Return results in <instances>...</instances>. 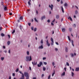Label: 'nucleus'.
Returning a JSON list of instances; mask_svg holds the SVG:
<instances>
[{"mask_svg":"<svg viewBox=\"0 0 79 79\" xmlns=\"http://www.w3.org/2000/svg\"><path fill=\"white\" fill-rule=\"evenodd\" d=\"M31 29L32 30V31H33L34 30V28L33 27H31Z\"/></svg>","mask_w":79,"mask_h":79,"instance_id":"nucleus-43","label":"nucleus"},{"mask_svg":"<svg viewBox=\"0 0 79 79\" xmlns=\"http://www.w3.org/2000/svg\"><path fill=\"white\" fill-rule=\"evenodd\" d=\"M61 10L63 13H64V10L62 6H61Z\"/></svg>","mask_w":79,"mask_h":79,"instance_id":"nucleus-16","label":"nucleus"},{"mask_svg":"<svg viewBox=\"0 0 79 79\" xmlns=\"http://www.w3.org/2000/svg\"><path fill=\"white\" fill-rule=\"evenodd\" d=\"M46 43H47V45H48V47H49L50 46V44L48 43V40H47L46 41Z\"/></svg>","mask_w":79,"mask_h":79,"instance_id":"nucleus-5","label":"nucleus"},{"mask_svg":"<svg viewBox=\"0 0 79 79\" xmlns=\"http://www.w3.org/2000/svg\"><path fill=\"white\" fill-rule=\"evenodd\" d=\"M68 19H70V20L71 21H72V18L70 16L68 18Z\"/></svg>","mask_w":79,"mask_h":79,"instance_id":"nucleus-11","label":"nucleus"},{"mask_svg":"<svg viewBox=\"0 0 79 79\" xmlns=\"http://www.w3.org/2000/svg\"><path fill=\"white\" fill-rule=\"evenodd\" d=\"M19 79H24V76L23 73L22 74V76L21 78H20Z\"/></svg>","mask_w":79,"mask_h":79,"instance_id":"nucleus-7","label":"nucleus"},{"mask_svg":"<svg viewBox=\"0 0 79 79\" xmlns=\"http://www.w3.org/2000/svg\"><path fill=\"white\" fill-rule=\"evenodd\" d=\"M43 66V63L41 61H40L39 64H38L37 66L38 67H41V66Z\"/></svg>","mask_w":79,"mask_h":79,"instance_id":"nucleus-3","label":"nucleus"},{"mask_svg":"<svg viewBox=\"0 0 79 79\" xmlns=\"http://www.w3.org/2000/svg\"><path fill=\"white\" fill-rule=\"evenodd\" d=\"M59 18V15H56V19H58Z\"/></svg>","mask_w":79,"mask_h":79,"instance_id":"nucleus-14","label":"nucleus"},{"mask_svg":"<svg viewBox=\"0 0 79 79\" xmlns=\"http://www.w3.org/2000/svg\"><path fill=\"white\" fill-rule=\"evenodd\" d=\"M62 31L63 32H64L65 31V29L64 28H63L62 29Z\"/></svg>","mask_w":79,"mask_h":79,"instance_id":"nucleus-15","label":"nucleus"},{"mask_svg":"<svg viewBox=\"0 0 79 79\" xmlns=\"http://www.w3.org/2000/svg\"><path fill=\"white\" fill-rule=\"evenodd\" d=\"M71 43H72V44L73 45V47H74V45L73 44V40H71Z\"/></svg>","mask_w":79,"mask_h":79,"instance_id":"nucleus-12","label":"nucleus"},{"mask_svg":"<svg viewBox=\"0 0 79 79\" xmlns=\"http://www.w3.org/2000/svg\"><path fill=\"white\" fill-rule=\"evenodd\" d=\"M32 64L33 66H35V62L33 63V62H32Z\"/></svg>","mask_w":79,"mask_h":79,"instance_id":"nucleus-29","label":"nucleus"},{"mask_svg":"<svg viewBox=\"0 0 79 79\" xmlns=\"http://www.w3.org/2000/svg\"><path fill=\"white\" fill-rule=\"evenodd\" d=\"M26 61L28 62L32 60V58L31 56H27L26 57Z\"/></svg>","mask_w":79,"mask_h":79,"instance_id":"nucleus-1","label":"nucleus"},{"mask_svg":"<svg viewBox=\"0 0 79 79\" xmlns=\"http://www.w3.org/2000/svg\"><path fill=\"white\" fill-rule=\"evenodd\" d=\"M68 38L69 40V41L70 42L71 41V39L70 38L69 36H68Z\"/></svg>","mask_w":79,"mask_h":79,"instance_id":"nucleus-18","label":"nucleus"},{"mask_svg":"<svg viewBox=\"0 0 79 79\" xmlns=\"http://www.w3.org/2000/svg\"><path fill=\"white\" fill-rule=\"evenodd\" d=\"M46 59V57H43V60H45Z\"/></svg>","mask_w":79,"mask_h":79,"instance_id":"nucleus-41","label":"nucleus"},{"mask_svg":"<svg viewBox=\"0 0 79 79\" xmlns=\"http://www.w3.org/2000/svg\"><path fill=\"white\" fill-rule=\"evenodd\" d=\"M4 10H7V8H6V6H5L4 7Z\"/></svg>","mask_w":79,"mask_h":79,"instance_id":"nucleus-25","label":"nucleus"},{"mask_svg":"<svg viewBox=\"0 0 79 79\" xmlns=\"http://www.w3.org/2000/svg\"><path fill=\"white\" fill-rule=\"evenodd\" d=\"M77 13H78V12L77 10H76L75 12V14L76 15Z\"/></svg>","mask_w":79,"mask_h":79,"instance_id":"nucleus-36","label":"nucleus"},{"mask_svg":"<svg viewBox=\"0 0 79 79\" xmlns=\"http://www.w3.org/2000/svg\"><path fill=\"white\" fill-rule=\"evenodd\" d=\"M2 30V28L1 27H0V31H1Z\"/></svg>","mask_w":79,"mask_h":79,"instance_id":"nucleus-52","label":"nucleus"},{"mask_svg":"<svg viewBox=\"0 0 79 79\" xmlns=\"http://www.w3.org/2000/svg\"><path fill=\"white\" fill-rule=\"evenodd\" d=\"M34 20H35V22H36L37 23H38V21L36 19V18H35Z\"/></svg>","mask_w":79,"mask_h":79,"instance_id":"nucleus-17","label":"nucleus"},{"mask_svg":"<svg viewBox=\"0 0 79 79\" xmlns=\"http://www.w3.org/2000/svg\"><path fill=\"white\" fill-rule=\"evenodd\" d=\"M50 75H49L48 77V79H50Z\"/></svg>","mask_w":79,"mask_h":79,"instance_id":"nucleus-46","label":"nucleus"},{"mask_svg":"<svg viewBox=\"0 0 79 79\" xmlns=\"http://www.w3.org/2000/svg\"><path fill=\"white\" fill-rule=\"evenodd\" d=\"M12 76L13 77H15V73H13L12 74Z\"/></svg>","mask_w":79,"mask_h":79,"instance_id":"nucleus-44","label":"nucleus"},{"mask_svg":"<svg viewBox=\"0 0 79 79\" xmlns=\"http://www.w3.org/2000/svg\"><path fill=\"white\" fill-rule=\"evenodd\" d=\"M31 23H28V25L29 26H31Z\"/></svg>","mask_w":79,"mask_h":79,"instance_id":"nucleus-45","label":"nucleus"},{"mask_svg":"<svg viewBox=\"0 0 79 79\" xmlns=\"http://www.w3.org/2000/svg\"><path fill=\"white\" fill-rule=\"evenodd\" d=\"M9 15H13V14H12V13H9Z\"/></svg>","mask_w":79,"mask_h":79,"instance_id":"nucleus-48","label":"nucleus"},{"mask_svg":"<svg viewBox=\"0 0 79 79\" xmlns=\"http://www.w3.org/2000/svg\"><path fill=\"white\" fill-rule=\"evenodd\" d=\"M36 30H37V28H34V31L35 32V31H36Z\"/></svg>","mask_w":79,"mask_h":79,"instance_id":"nucleus-39","label":"nucleus"},{"mask_svg":"<svg viewBox=\"0 0 79 79\" xmlns=\"http://www.w3.org/2000/svg\"><path fill=\"white\" fill-rule=\"evenodd\" d=\"M1 35L2 37H4L5 34L3 33H2L1 34Z\"/></svg>","mask_w":79,"mask_h":79,"instance_id":"nucleus-13","label":"nucleus"},{"mask_svg":"<svg viewBox=\"0 0 79 79\" xmlns=\"http://www.w3.org/2000/svg\"><path fill=\"white\" fill-rule=\"evenodd\" d=\"M55 19H54L53 21H52V23H54V22Z\"/></svg>","mask_w":79,"mask_h":79,"instance_id":"nucleus-62","label":"nucleus"},{"mask_svg":"<svg viewBox=\"0 0 79 79\" xmlns=\"http://www.w3.org/2000/svg\"><path fill=\"white\" fill-rule=\"evenodd\" d=\"M7 44L8 45H10V41H8Z\"/></svg>","mask_w":79,"mask_h":79,"instance_id":"nucleus-22","label":"nucleus"},{"mask_svg":"<svg viewBox=\"0 0 79 79\" xmlns=\"http://www.w3.org/2000/svg\"><path fill=\"white\" fill-rule=\"evenodd\" d=\"M29 70H31V68L30 67H29Z\"/></svg>","mask_w":79,"mask_h":79,"instance_id":"nucleus-59","label":"nucleus"},{"mask_svg":"<svg viewBox=\"0 0 79 79\" xmlns=\"http://www.w3.org/2000/svg\"><path fill=\"white\" fill-rule=\"evenodd\" d=\"M70 55H71V57H73V56H74V54H73V53H71V54H70Z\"/></svg>","mask_w":79,"mask_h":79,"instance_id":"nucleus-19","label":"nucleus"},{"mask_svg":"<svg viewBox=\"0 0 79 79\" xmlns=\"http://www.w3.org/2000/svg\"><path fill=\"white\" fill-rule=\"evenodd\" d=\"M53 43H54L53 42H52L51 43V45H52V46L53 45Z\"/></svg>","mask_w":79,"mask_h":79,"instance_id":"nucleus-30","label":"nucleus"},{"mask_svg":"<svg viewBox=\"0 0 79 79\" xmlns=\"http://www.w3.org/2000/svg\"><path fill=\"white\" fill-rule=\"evenodd\" d=\"M44 74H42V77H44Z\"/></svg>","mask_w":79,"mask_h":79,"instance_id":"nucleus-53","label":"nucleus"},{"mask_svg":"<svg viewBox=\"0 0 79 79\" xmlns=\"http://www.w3.org/2000/svg\"><path fill=\"white\" fill-rule=\"evenodd\" d=\"M66 65L68 66H69V64L68 63V62L66 63Z\"/></svg>","mask_w":79,"mask_h":79,"instance_id":"nucleus-34","label":"nucleus"},{"mask_svg":"<svg viewBox=\"0 0 79 79\" xmlns=\"http://www.w3.org/2000/svg\"><path fill=\"white\" fill-rule=\"evenodd\" d=\"M15 32V30H14L13 31V32H12V34H14V33Z\"/></svg>","mask_w":79,"mask_h":79,"instance_id":"nucleus-42","label":"nucleus"},{"mask_svg":"<svg viewBox=\"0 0 79 79\" xmlns=\"http://www.w3.org/2000/svg\"><path fill=\"white\" fill-rule=\"evenodd\" d=\"M68 49L67 48H65V51L66 52H68Z\"/></svg>","mask_w":79,"mask_h":79,"instance_id":"nucleus-26","label":"nucleus"},{"mask_svg":"<svg viewBox=\"0 0 79 79\" xmlns=\"http://www.w3.org/2000/svg\"><path fill=\"white\" fill-rule=\"evenodd\" d=\"M64 6H68V5L67 3H65L64 4Z\"/></svg>","mask_w":79,"mask_h":79,"instance_id":"nucleus-23","label":"nucleus"},{"mask_svg":"<svg viewBox=\"0 0 79 79\" xmlns=\"http://www.w3.org/2000/svg\"><path fill=\"white\" fill-rule=\"evenodd\" d=\"M63 2H62V1L61 0V4H63Z\"/></svg>","mask_w":79,"mask_h":79,"instance_id":"nucleus-58","label":"nucleus"},{"mask_svg":"<svg viewBox=\"0 0 79 79\" xmlns=\"http://www.w3.org/2000/svg\"><path fill=\"white\" fill-rule=\"evenodd\" d=\"M17 22H18V23H19L20 21H19V20H17Z\"/></svg>","mask_w":79,"mask_h":79,"instance_id":"nucleus-64","label":"nucleus"},{"mask_svg":"<svg viewBox=\"0 0 79 79\" xmlns=\"http://www.w3.org/2000/svg\"><path fill=\"white\" fill-rule=\"evenodd\" d=\"M51 25L52 26H54V24L52 23V22L51 23Z\"/></svg>","mask_w":79,"mask_h":79,"instance_id":"nucleus-55","label":"nucleus"},{"mask_svg":"<svg viewBox=\"0 0 79 79\" xmlns=\"http://www.w3.org/2000/svg\"><path fill=\"white\" fill-rule=\"evenodd\" d=\"M27 55H29V52L28 51H27Z\"/></svg>","mask_w":79,"mask_h":79,"instance_id":"nucleus-31","label":"nucleus"},{"mask_svg":"<svg viewBox=\"0 0 79 79\" xmlns=\"http://www.w3.org/2000/svg\"><path fill=\"white\" fill-rule=\"evenodd\" d=\"M44 65L45 64V65H46L47 64V63L46 62H44Z\"/></svg>","mask_w":79,"mask_h":79,"instance_id":"nucleus-40","label":"nucleus"},{"mask_svg":"<svg viewBox=\"0 0 79 79\" xmlns=\"http://www.w3.org/2000/svg\"><path fill=\"white\" fill-rule=\"evenodd\" d=\"M58 49H57V48H55V50H56V51H58Z\"/></svg>","mask_w":79,"mask_h":79,"instance_id":"nucleus-56","label":"nucleus"},{"mask_svg":"<svg viewBox=\"0 0 79 79\" xmlns=\"http://www.w3.org/2000/svg\"><path fill=\"white\" fill-rule=\"evenodd\" d=\"M1 60L2 61H3V60H4V57H1Z\"/></svg>","mask_w":79,"mask_h":79,"instance_id":"nucleus-21","label":"nucleus"},{"mask_svg":"<svg viewBox=\"0 0 79 79\" xmlns=\"http://www.w3.org/2000/svg\"><path fill=\"white\" fill-rule=\"evenodd\" d=\"M49 6L50 8H51V10H52L53 8V5L52 4L51 5V6L50 5H49Z\"/></svg>","mask_w":79,"mask_h":79,"instance_id":"nucleus-4","label":"nucleus"},{"mask_svg":"<svg viewBox=\"0 0 79 79\" xmlns=\"http://www.w3.org/2000/svg\"><path fill=\"white\" fill-rule=\"evenodd\" d=\"M30 2H28V5L30 6V5H31V3H30Z\"/></svg>","mask_w":79,"mask_h":79,"instance_id":"nucleus-37","label":"nucleus"},{"mask_svg":"<svg viewBox=\"0 0 79 79\" xmlns=\"http://www.w3.org/2000/svg\"><path fill=\"white\" fill-rule=\"evenodd\" d=\"M45 16H44L43 17H41V20H43V19H45Z\"/></svg>","mask_w":79,"mask_h":79,"instance_id":"nucleus-8","label":"nucleus"},{"mask_svg":"<svg viewBox=\"0 0 79 79\" xmlns=\"http://www.w3.org/2000/svg\"><path fill=\"white\" fill-rule=\"evenodd\" d=\"M25 76L26 77V79H29V74L27 72H25L24 73Z\"/></svg>","mask_w":79,"mask_h":79,"instance_id":"nucleus-2","label":"nucleus"},{"mask_svg":"<svg viewBox=\"0 0 79 79\" xmlns=\"http://www.w3.org/2000/svg\"><path fill=\"white\" fill-rule=\"evenodd\" d=\"M33 79H36V77H33Z\"/></svg>","mask_w":79,"mask_h":79,"instance_id":"nucleus-63","label":"nucleus"},{"mask_svg":"<svg viewBox=\"0 0 79 79\" xmlns=\"http://www.w3.org/2000/svg\"><path fill=\"white\" fill-rule=\"evenodd\" d=\"M51 40L52 41V42H53V39L52 38H51Z\"/></svg>","mask_w":79,"mask_h":79,"instance_id":"nucleus-32","label":"nucleus"},{"mask_svg":"<svg viewBox=\"0 0 79 79\" xmlns=\"http://www.w3.org/2000/svg\"><path fill=\"white\" fill-rule=\"evenodd\" d=\"M43 71H45V70H46V68L44 67H43Z\"/></svg>","mask_w":79,"mask_h":79,"instance_id":"nucleus-28","label":"nucleus"},{"mask_svg":"<svg viewBox=\"0 0 79 79\" xmlns=\"http://www.w3.org/2000/svg\"><path fill=\"white\" fill-rule=\"evenodd\" d=\"M9 53H10V50H9Z\"/></svg>","mask_w":79,"mask_h":79,"instance_id":"nucleus-61","label":"nucleus"},{"mask_svg":"<svg viewBox=\"0 0 79 79\" xmlns=\"http://www.w3.org/2000/svg\"><path fill=\"white\" fill-rule=\"evenodd\" d=\"M36 14H38V12L37 10L36 11Z\"/></svg>","mask_w":79,"mask_h":79,"instance_id":"nucleus-60","label":"nucleus"},{"mask_svg":"<svg viewBox=\"0 0 79 79\" xmlns=\"http://www.w3.org/2000/svg\"><path fill=\"white\" fill-rule=\"evenodd\" d=\"M47 22H48V23H50V20L48 19V20H47Z\"/></svg>","mask_w":79,"mask_h":79,"instance_id":"nucleus-50","label":"nucleus"},{"mask_svg":"<svg viewBox=\"0 0 79 79\" xmlns=\"http://www.w3.org/2000/svg\"><path fill=\"white\" fill-rule=\"evenodd\" d=\"M64 69L65 70V71H66V68H64Z\"/></svg>","mask_w":79,"mask_h":79,"instance_id":"nucleus-57","label":"nucleus"},{"mask_svg":"<svg viewBox=\"0 0 79 79\" xmlns=\"http://www.w3.org/2000/svg\"><path fill=\"white\" fill-rule=\"evenodd\" d=\"M79 71V68H76L75 69L76 71Z\"/></svg>","mask_w":79,"mask_h":79,"instance_id":"nucleus-9","label":"nucleus"},{"mask_svg":"<svg viewBox=\"0 0 79 79\" xmlns=\"http://www.w3.org/2000/svg\"><path fill=\"white\" fill-rule=\"evenodd\" d=\"M55 74V71L54 72V73L52 74V77L54 76V74Z\"/></svg>","mask_w":79,"mask_h":79,"instance_id":"nucleus-33","label":"nucleus"},{"mask_svg":"<svg viewBox=\"0 0 79 79\" xmlns=\"http://www.w3.org/2000/svg\"><path fill=\"white\" fill-rule=\"evenodd\" d=\"M41 44H43V40H41Z\"/></svg>","mask_w":79,"mask_h":79,"instance_id":"nucleus-38","label":"nucleus"},{"mask_svg":"<svg viewBox=\"0 0 79 79\" xmlns=\"http://www.w3.org/2000/svg\"><path fill=\"white\" fill-rule=\"evenodd\" d=\"M65 74V72H64V73H62V76H64Z\"/></svg>","mask_w":79,"mask_h":79,"instance_id":"nucleus-24","label":"nucleus"},{"mask_svg":"<svg viewBox=\"0 0 79 79\" xmlns=\"http://www.w3.org/2000/svg\"><path fill=\"white\" fill-rule=\"evenodd\" d=\"M56 44L57 45H59V44L58 43V42H56Z\"/></svg>","mask_w":79,"mask_h":79,"instance_id":"nucleus-47","label":"nucleus"},{"mask_svg":"<svg viewBox=\"0 0 79 79\" xmlns=\"http://www.w3.org/2000/svg\"><path fill=\"white\" fill-rule=\"evenodd\" d=\"M72 30V28H69V31H71Z\"/></svg>","mask_w":79,"mask_h":79,"instance_id":"nucleus-27","label":"nucleus"},{"mask_svg":"<svg viewBox=\"0 0 79 79\" xmlns=\"http://www.w3.org/2000/svg\"><path fill=\"white\" fill-rule=\"evenodd\" d=\"M74 75V73L73 72H72V76L73 77Z\"/></svg>","mask_w":79,"mask_h":79,"instance_id":"nucleus-20","label":"nucleus"},{"mask_svg":"<svg viewBox=\"0 0 79 79\" xmlns=\"http://www.w3.org/2000/svg\"><path fill=\"white\" fill-rule=\"evenodd\" d=\"M43 48V47L42 45L39 46V49H42Z\"/></svg>","mask_w":79,"mask_h":79,"instance_id":"nucleus-6","label":"nucleus"},{"mask_svg":"<svg viewBox=\"0 0 79 79\" xmlns=\"http://www.w3.org/2000/svg\"><path fill=\"white\" fill-rule=\"evenodd\" d=\"M52 65L53 66H54L55 65V64L54 62H52Z\"/></svg>","mask_w":79,"mask_h":79,"instance_id":"nucleus-54","label":"nucleus"},{"mask_svg":"<svg viewBox=\"0 0 79 79\" xmlns=\"http://www.w3.org/2000/svg\"><path fill=\"white\" fill-rule=\"evenodd\" d=\"M73 27H76V24H74V25H73Z\"/></svg>","mask_w":79,"mask_h":79,"instance_id":"nucleus-51","label":"nucleus"},{"mask_svg":"<svg viewBox=\"0 0 79 79\" xmlns=\"http://www.w3.org/2000/svg\"><path fill=\"white\" fill-rule=\"evenodd\" d=\"M18 71H19V69L17 68V69L15 70V72H17Z\"/></svg>","mask_w":79,"mask_h":79,"instance_id":"nucleus-35","label":"nucleus"},{"mask_svg":"<svg viewBox=\"0 0 79 79\" xmlns=\"http://www.w3.org/2000/svg\"><path fill=\"white\" fill-rule=\"evenodd\" d=\"M19 73L21 74H23V73H22V72L21 71H19Z\"/></svg>","mask_w":79,"mask_h":79,"instance_id":"nucleus-49","label":"nucleus"},{"mask_svg":"<svg viewBox=\"0 0 79 79\" xmlns=\"http://www.w3.org/2000/svg\"><path fill=\"white\" fill-rule=\"evenodd\" d=\"M19 20H23V17L22 16L21 17H19Z\"/></svg>","mask_w":79,"mask_h":79,"instance_id":"nucleus-10","label":"nucleus"}]
</instances>
